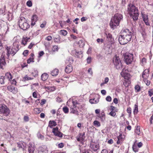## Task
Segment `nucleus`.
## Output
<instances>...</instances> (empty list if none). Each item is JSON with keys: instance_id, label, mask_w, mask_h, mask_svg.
Segmentation results:
<instances>
[{"instance_id": "13", "label": "nucleus", "mask_w": 153, "mask_h": 153, "mask_svg": "<svg viewBox=\"0 0 153 153\" xmlns=\"http://www.w3.org/2000/svg\"><path fill=\"white\" fill-rule=\"evenodd\" d=\"M38 20L37 16L36 15H33L31 18V25L34 26L35 24V22Z\"/></svg>"}, {"instance_id": "40", "label": "nucleus", "mask_w": 153, "mask_h": 153, "mask_svg": "<svg viewBox=\"0 0 153 153\" xmlns=\"http://www.w3.org/2000/svg\"><path fill=\"white\" fill-rule=\"evenodd\" d=\"M5 77H3L0 78V83L1 84H4L5 82Z\"/></svg>"}, {"instance_id": "32", "label": "nucleus", "mask_w": 153, "mask_h": 153, "mask_svg": "<svg viewBox=\"0 0 153 153\" xmlns=\"http://www.w3.org/2000/svg\"><path fill=\"white\" fill-rule=\"evenodd\" d=\"M60 33L62 35L64 36L66 35L68 33L67 31L66 30H60Z\"/></svg>"}, {"instance_id": "45", "label": "nucleus", "mask_w": 153, "mask_h": 153, "mask_svg": "<svg viewBox=\"0 0 153 153\" xmlns=\"http://www.w3.org/2000/svg\"><path fill=\"white\" fill-rule=\"evenodd\" d=\"M44 45H45V48L46 49L48 50V52H49V50L48 49V47L49 46V45H50L49 43H45Z\"/></svg>"}, {"instance_id": "34", "label": "nucleus", "mask_w": 153, "mask_h": 153, "mask_svg": "<svg viewBox=\"0 0 153 153\" xmlns=\"http://www.w3.org/2000/svg\"><path fill=\"white\" fill-rule=\"evenodd\" d=\"M34 111L35 113L36 114H38L41 112V110L40 108H36L34 109Z\"/></svg>"}, {"instance_id": "1", "label": "nucleus", "mask_w": 153, "mask_h": 153, "mask_svg": "<svg viewBox=\"0 0 153 153\" xmlns=\"http://www.w3.org/2000/svg\"><path fill=\"white\" fill-rule=\"evenodd\" d=\"M132 33L127 29L122 31L121 34L119 36V42L121 45H124L130 42L131 39Z\"/></svg>"}, {"instance_id": "19", "label": "nucleus", "mask_w": 153, "mask_h": 153, "mask_svg": "<svg viewBox=\"0 0 153 153\" xmlns=\"http://www.w3.org/2000/svg\"><path fill=\"white\" fill-rule=\"evenodd\" d=\"M59 72V70L57 69H55L51 72V74L53 76H56L58 74Z\"/></svg>"}, {"instance_id": "38", "label": "nucleus", "mask_w": 153, "mask_h": 153, "mask_svg": "<svg viewBox=\"0 0 153 153\" xmlns=\"http://www.w3.org/2000/svg\"><path fill=\"white\" fill-rule=\"evenodd\" d=\"M108 80H109V79L107 77L105 78V80H104V82L101 83L100 84L101 86H102L104 84L106 83L107 82H108Z\"/></svg>"}, {"instance_id": "54", "label": "nucleus", "mask_w": 153, "mask_h": 153, "mask_svg": "<svg viewBox=\"0 0 153 153\" xmlns=\"http://www.w3.org/2000/svg\"><path fill=\"white\" fill-rule=\"evenodd\" d=\"M127 111L128 113L131 114V109L130 107L128 108L127 109Z\"/></svg>"}, {"instance_id": "11", "label": "nucleus", "mask_w": 153, "mask_h": 153, "mask_svg": "<svg viewBox=\"0 0 153 153\" xmlns=\"http://www.w3.org/2000/svg\"><path fill=\"white\" fill-rule=\"evenodd\" d=\"M47 149V147L45 146L40 147L38 148V152H39V153H42V152L48 153V151Z\"/></svg>"}, {"instance_id": "52", "label": "nucleus", "mask_w": 153, "mask_h": 153, "mask_svg": "<svg viewBox=\"0 0 153 153\" xmlns=\"http://www.w3.org/2000/svg\"><path fill=\"white\" fill-rule=\"evenodd\" d=\"M87 63L89 64L91 63V57L90 56L88 57L87 59Z\"/></svg>"}, {"instance_id": "41", "label": "nucleus", "mask_w": 153, "mask_h": 153, "mask_svg": "<svg viewBox=\"0 0 153 153\" xmlns=\"http://www.w3.org/2000/svg\"><path fill=\"white\" fill-rule=\"evenodd\" d=\"M97 42L99 44H101L103 42L104 40L102 39L98 38L97 40Z\"/></svg>"}, {"instance_id": "4", "label": "nucleus", "mask_w": 153, "mask_h": 153, "mask_svg": "<svg viewBox=\"0 0 153 153\" xmlns=\"http://www.w3.org/2000/svg\"><path fill=\"white\" fill-rule=\"evenodd\" d=\"M18 22L19 27L24 30H27L30 27V25L27 22V20L24 17H21Z\"/></svg>"}, {"instance_id": "18", "label": "nucleus", "mask_w": 153, "mask_h": 153, "mask_svg": "<svg viewBox=\"0 0 153 153\" xmlns=\"http://www.w3.org/2000/svg\"><path fill=\"white\" fill-rule=\"evenodd\" d=\"M6 64L4 58V57H1L0 59V66L1 68H2L3 66Z\"/></svg>"}, {"instance_id": "27", "label": "nucleus", "mask_w": 153, "mask_h": 153, "mask_svg": "<svg viewBox=\"0 0 153 153\" xmlns=\"http://www.w3.org/2000/svg\"><path fill=\"white\" fill-rule=\"evenodd\" d=\"M110 110L112 111H114L117 112L118 111V109L117 108L112 105L110 106Z\"/></svg>"}, {"instance_id": "12", "label": "nucleus", "mask_w": 153, "mask_h": 153, "mask_svg": "<svg viewBox=\"0 0 153 153\" xmlns=\"http://www.w3.org/2000/svg\"><path fill=\"white\" fill-rule=\"evenodd\" d=\"M73 70V67L71 64L67 65L65 67V71L67 73H71Z\"/></svg>"}, {"instance_id": "36", "label": "nucleus", "mask_w": 153, "mask_h": 153, "mask_svg": "<svg viewBox=\"0 0 153 153\" xmlns=\"http://www.w3.org/2000/svg\"><path fill=\"white\" fill-rule=\"evenodd\" d=\"M149 72V70L148 69H146L144 70V76H149L148 73Z\"/></svg>"}, {"instance_id": "23", "label": "nucleus", "mask_w": 153, "mask_h": 153, "mask_svg": "<svg viewBox=\"0 0 153 153\" xmlns=\"http://www.w3.org/2000/svg\"><path fill=\"white\" fill-rule=\"evenodd\" d=\"M136 142H134V143L132 146V149L133 151L135 152H138V149L137 148V144H136Z\"/></svg>"}, {"instance_id": "63", "label": "nucleus", "mask_w": 153, "mask_h": 153, "mask_svg": "<svg viewBox=\"0 0 153 153\" xmlns=\"http://www.w3.org/2000/svg\"><path fill=\"white\" fill-rule=\"evenodd\" d=\"M64 146V144L63 143H60L58 145V147L59 148H62Z\"/></svg>"}, {"instance_id": "2", "label": "nucleus", "mask_w": 153, "mask_h": 153, "mask_svg": "<svg viewBox=\"0 0 153 153\" xmlns=\"http://www.w3.org/2000/svg\"><path fill=\"white\" fill-rule=\"evenodd\" d=\"M123 15L119 13L115 14L114 16L112 17L111 19L110 25L112 29H113L116 28V27L118 26L120 22L123 20Z\"/></svg>"}, {"instance_id": "48", "label": "nucleus", "mask_w": 153, "mask_h": 153, "mask_svg": "<svg viewBox=\"0 0 153 153\" xmlns=\"http://www.w3.org/2000/svg\"><path fill=\"white\" fill-rule=\"evenodd\" d=\"M17 52H16V51H15L12 48L11 49V50L10 51V54H13V56Z\"/></svg>"}, {"instance_id": "49", "label": "nucleus", "mask_w": 153, "mask_h": 153, "mask_svg": "<svg viewBox=\"0 0 153 153\" xmlns=\"http://www.w3.org/2000/svg\"><path fill=\"white\" fill-rule=\"evenodd\" d=\"M123 137L122 134H120V135L117 137V139L119 140H122Z\"/></svg>"}, {"instance_id": "55", "label": "nucleus", "mask_w": 153, "mask_h": 153, "mask_svg": "<svg viewBox=\"0 0 153 153\" xmlns=\"http://www.w3.org/2000/svg\"><path fill=\"white\" fill-rule=\"evenodd\" d=\"M46 100L45 99H42L41 100V102L40 103V104L41 105H43L44 104H45L46 102Z\"/></svg>"}, {"instance_id": "7", "label": "nucleus", "mask_w": 153, "mask_h": 153, "mask_svg": "<svg viewBox=\"0 0 153 153\" xmlns=\"http://www.w3.org/2000/svg\"><path fill=\"white\" fill-rule=\"evenodd\" d=\"M10 112V110L5 105H0V114L4 116L8 115Z\"/></svg>"}, {"instance_id": "57", "label": "nucleus", "mask_w": 153, "mask_h": 153, "mask_svg": "<svg viewBox=\"0 0 153 153\" xmlns=\"http://www.w3.org/2000/svg\"><path fill=\"white\" fill-rule=\"evenodd\" d=\"M24 120L26 122L28 121L29 120L28 117L27 116H25L24 117Z\"/></svg>"}, {"instance_id": "9", "label": "nucleus", "mask_w": 153, "mask_h": 153, "mask_svg": "<svg viewBox=\"0 0 153 153\" xmlns=\"http://www.w3.org/2000/svg\"><path fill=\"white\" fill-rule=\"evenodd\" d=\"M7 89L10 91L14 94H16L18 92V90L15 87L12 85H9L7 87Z\"/></svg>"}, {"instance_id": "39", "label": "nucleus", "mask_w": 153, "mask_h": 153, "mask_svg": "<svg viewBox=\"0 0 153 153\" xmlns=\"http://www.w3.org/2000/svg\"><path fill=\"white\" fill-rule=\"evenodd\" d=\"M63 110L65 113H68V109L67 107H65L63 108Z\"/></svg>"}, {"instance_id": "26", "label": "nucleus", "mask_w": 153, "mask_h": 153, "mask_svg": "<svg viewBox=\"0 0 153 153\" xmlns=\"http://www.w3.org/2000/svg\"><path fill=\"white\" fill-rule=\"evenodd\" d=\"M19 45H18L17 44L16 45V44H13V47L12 48V49H13L15 51H16V52H17L19 49Z\"/></svg>"}, {"instance_id": "16", "label": "nucleus", "mask_w": 153, "mask_h": 153, "mask_svg": "<svg viewBox=\"0 0 153 153\" xmlns=\"http://www.w3.org/2000/svg\"><path fill=\"white\" fill-rule=\"evenodd\" d=\"M91 148L94 151H96L99 149V145L97 144H91Z\"/></svg>"}, {"instance_id": "43", "label": "nucleus", "mask_w": 153, "mask_h": 153, "mask_svg": "<svg viewBox=\"0 0 153 153\" xmlns=\"http://www.w3.org/2000/svg\"><path fill=\"white\" fill-rule=\"evenodd\" d=\"M52 50L53 51H58V47L57 46L54 45L53 46Z\"/></svg>"}, {"instance_id": "21", "label": "nucleus", "mask_w": 153, "mask_h": 153, "mask_svg": "<svg viewBox=\"0 0 153 153\" xmlns=\"http://www.w3.org/2000/svg\"><path fill=\"white\" fill-rule=\"evenodd\" d=\"M93 124L95 127H99L101 126L100 122L97 120L94 121Z\"/></svg>"}, {"instance_id": "17", "label": "nucleus", "mask_w": 153, "mask_h": 153, "mask_svg": "<svg viewBox=\"0 0 153 153\" xmlns=\"http://www.w3.org/2000/svg\"><path fill=\"white\" fill-rule=\"evenodd\" d=\"M98 117L100 118L102 122L104 121L105 120V115L103 111L100 114H99Z\"/></svg>"}, {"instance_id": "44", "label": "nucleus", "mask_w": 153, "mask_h": 153, "mask_svg": "<svg viewBox=\"0 0 153 153\" xmlns=\"http://www.w3.org/2000/svg\"><path fill=\"white\" fill-rule=\"evenodd\" d=\"M26 4L29 7H31L32 5V2L30 0L27 1Z\"/></svg>"}, {"instance_id": "31", "label": "nucleus", "mask_w": 153, "mask_h": 153, "mask_svg": "<svg viewBox=\"0 0 153 153\" xmlns=\"http://www.w3.org/2000/svg\"><path fill=\"white\" fill-rule=\"evenodd\" d=\"M35 149L34 147H29L28 152L29 153H33Z\"/></svg>"}, {"instance_id": "64", "label": "nucleus", "mask_w": 153, "mask_h": 153, "mask_svg": "<svg viewBox=\"0 0 153 153\" xmlns=\"http://www.w3.org/2000/svg\"><path fill=\"white\" fill-rule=\"evenodd\" d=\"M87 18L83 17L81 18V22H83L84 21H85L87 20Z\"/></svg>"}, {"instance_id": "25", "label": "nucleus", "mask_w": 153, "mask_h": 153, "mask_svg": "<svg viewBox=\"0 0 153 153\" xmlns=\"http://www.w3.org/2000/svg\"><path fill=\"white\" fill-rule=\"evenodd\" d=\"M73 61L74 60L72 57H70L66 59V63H69V64H71L73 62Z\"/></svg>"}, {"instance_id": "46", "label": "nucleus", "mask_w": 153, "mask_h": 153, "mask_svg": "<svg viewBox=\"0 0 153 153\" xmlns=\"http://www.w3.org/2000/svg\"><path fill=\"white\" fill-rule=\"evenodd\" d=\"M31 62H34V61L33 58H32L31 57H30L27 60V63L29 64Z\"/></svg>"}, {"instance_id": "28", "label": "nucleus", "mask_w": 153, "mask_h": 153, "mask_svg": "<svg viewBox=\"0 0 153 153\" xmlns=\"http://www.w3.org/2000/svg\"><path fill=\"white\" fill-rule=\"evenodd\" d=\"M105 36H106L107 38L108 39V40H109L110 41L112 39V35L111 34L109 33H105Z\"/></svg>"}, {"instance_id": "47", "label": "nucleus", "mask_w": 153, "mask_h": 153, "mask_svg": "<svg viewBox=\"0 0 153 153\" xmlns=\"http://www.w3.org/2000/svg\"><path fill=\"white\" fill-rule=\"evenodd\" d=\"M38 92L37 91H36L33 93V97L35 98H37V95Z\"/></svg>"}, {"instance_id": "20", "label": "nucleus", "mask_w": 153, "mask_h": 153, "mask_svg": "<svg viewBox=\"0 0 153 153\" xmlns=\"http://www.w3.org/2000/svg\"><path fill=\"white\" fill-rule=\"evenodd\" d=\"M138 30L140 31L143 36V25L141 24H139V27L138 28Z\"/></svg>"}, {"instance_id": "24", "label": "nucleus", "mask_w": 153, "mask_h": 153, "mask_svg": "<svg viewBox=\"0 0 153 153\" xmlns=\"http://www.w3.org/2000/svg\"><path fill=\"white\" fill-rule=\"evenodd\" d=\"M89 102L91 104L97 103L99 102V100L95 98L91 99L89 100Z\"/></svg>"}, {"instance_id": "61", "label": "nucleus", "mask_w": 153, "mask_h": 153, "mask_svg": "<svg viewBox=\"0 0 153 153\" xmlns=\"http://www.w3.org/2000/svg\"><path fill=\"white\" fill-rule=\"evenodd\" d=\"M88 72L91 74V75H92V71L91 68H89L88 70Z\"/></svg>"}, {"instance_id": "35", "label": "nucleus", "mask_w": 153, "mask_h": 153, "mask_svg": "<svg viewBox=\"0 0 153 153\" xmlns=\"http://www.w3.org/2000/svg\"><path fill=\"white\" fill-rule=\"evenodd\" d=\"M135 132L137 134L139 135L140 133V127L137 126L135 131Z\"/></svg>"}, {"instance_id": "15", "label": "nucleus", "mask_w": 153, "mask_h": 153, "mask_svg": "<svg viewBox=\"0 0 153 153\" xmlns=\"http://www.w3.org/2000/svg\"><path fill=\"white\" fill-rule=\"evenodd\" d=\"M53 38L54 42H56L58 43H59L62 42V41H60V37L58 35H57L56 36H55V37H54Z\"/></svg>"}, {"instance_id": "30", "label": "nucleus", "mask_w": 153, "mask_h": 153, "mask_svg": "<svg viewBox=\"0 0 153 153\" xmlns=\"http://www.w3.org/2000/svg\"><path fill=\"white\" fill-rule=\"evenodd\" d=\"M144 22L147 25H150V24L148 22V16L145 17L144 16Z\"/></svg>"}, {"instance_id": "10", "label": "nucleus", "mask_w": 153, "mask_h": 153, "mask_svg": "<svg viewBox=\"0 0 153 153\" xmlns=\"http://www.w3.org/2000/svg\"><path fill=\"white\" fill-rule=\"evenodd\" d=\"M123 85L126 87H127L131 83L130 78V77H123Z\"/></svg>"}, {"instance_id": "33", "label": "nucleus", "mask_w": 153, "mask_h": 153, "mask_svg": "<svg viewBox=\"0 0 153 153\" xmlns=\"http://www.w3.org/2000/svg\"><path fill=\"white\" fill-rule=\"evenodd\" d=\"M37 136L41 140H43L44 139V137L40 133H38L37 134Z\"/></svg>"}, {"instance_id": "8", "label": "nucleus", "mask_w": 153, "mask_h": 153, "mask_svg": "<svg viewBox=\"0 0 153 153\" xmlns=\"http://www.w3.org/2000/svg\"><path fill=\"white\" fill-rule=\"evenodd\" d=\"M52 132L56 136L60 137H62L63 134L60 132L59 131L58 128L57 127L53 128V129Z\"/></svg>"}, {"instance_id": "62", "label": "nucleus", "mask_w": 153, "mask_h": 153, "mask_svg": "<svg viewBox=\"0 0 153 153\" xmlns=\"http://www.w3.org/2000/svg\"><path fill=\"white\" fill-rule=\"evenodd\" d=\"M52 37L51 36H47L46 38L45 39L47 40L48 41H49L51 40Z\"/></svg>"}, {"instance_id": "22", "label": "nucleus", "mask_w": 153, "mask_h": 153, "mask_svg": "<svg viewBox=\"0 0 153 153\" xmlns=\"http://www.w3.org/2000/svg\"><path fill=\"white\" fill-rule=\"evenodd\" d=\"M57 125L56 123L54 121H50L49 123V126L51 127L53 126H55Z\"/></svg>"}, {"instance_id": "60", "label": "nucleus", "mask_w": 153, "mask_h": 153, "mask_svg": "<svg viewBox=\"0 0 153 153\" xmlns=\"http://www.w3.org/2000/svg\"><path fill=\"white\" fill-rule=\"evenodd\" d=\"M24 79L25 80H31L33 79V78H32L31 77H24Z\"/></svg>"}, {"instance_id": "50", "label": "nucleus", "mask_w": 153, "mask_h": 153, "mask_svg": "<svg viewBox=\"0 0 153 153\" xmlns=\"http://www.w3.org/2000/svg\"><path fill=\"white\" fill-rule=\"evenodd\" d=\"M27 41L25 40L24 38H23L22 40V44L24 45H25L27 44Z\"/></svg>"}, {"instance_id": "29", "label": "nucleus", "mask_w": 153, "mask_h": 153, "mask_svg": "<svg viewBox=\"0 0 153 153\" xmlns=\"http://www.w3.org/2000/svg\"><path fill=\"white\" fill-rule=\"evenodd\" d=\"M138 106L136 104L134 105V109L133 111L134 114V115L136 114L138 112Z\"/></svg>"}, {"instance_id": "5", "label": "nucleus", "mask_w": 153, "mask_h": 153, "mask_svg": "<svg viewBox=\"0 0 153 153\" xmlns=\"http://www.w3.org/2000/svg\"><path fill=\"white\" fill-rule=\"evenodd\" d=\"M113 62L114 67L117 70H121L123 67V65L119 56L116 55L113 58Z\"/></svg>"}, {"instance_id": "51", "label": "nucleus", "mask_w": 153, "mask_h": 153, "mask_svg": "<svg viewBox=\"0 0 153 153\" xmlns=\"http://www.w3.org/2000/svg\"><path fill=\"white\" fill-rule=\"evenodd\" d=\"M28 53V51L27 50H26L24 51L23 53V54L25 56H26L27 55Z\"/></svg>"}, {"instance_id": "14", "label": "nucleus", "mask_w": 153, "mask_h": 153, "mask_svg": "<svg viewBox=\"0 0 153 153\" xmlns=\"http://www.w3.org/2000/svg\"><path fill=\"white\" fill-rule=\"evenodd\" d=\"M122 76H129L130 74L128 73V70L123 69L121 73Z\"/></svg>"}, {"instance_id": "42", "label": "nucleus", "mask_w": 153, "mask_h": 153, "mask_svg": "<svg viewBox=\"0 0 153 153\" xmlns=\"http://www.w3.org/2000/svg\"><path fill=\"white\" fill-rule=\"evenodd\" d=\"M116 112L111 111L110 113L109 114V115L111 116L114 117L116 115Z\"/></svg>"}, {"instance_id": "53", "label": "nucleus", "mask_w": 153, "mask_h": 153, "mask_svg": "<svg viewBox=\"0 0 153 153\" xmlns=\"http://www.w3.org/2000/svg\"><path fill=\"white\" fill-rule=\"evenodd\" d=\"M106 100L108 102H110L111 100V98L110 96H108L106 98Z\"/></svg>"}, {"instance_id": "58", "label": "nucleus", "mask_w": 153, "mask_h": 153, "mask_svg": "<svg viewBox=\"0 0 153 153\" xmlns=\"http://www.w3.org/2000/svg\"><path fill=\"white\" fill-rule=\"evenodd\" d=\"M56 101L59 102H60L62 101V99L59 97H57L56 98Z\"/></svg>"}, {"instance_id": "6", "label": "nucleus", "mask_w": 153, "mask_h": 153, "mask_svg": "<svg viewBox=\"0 0 153 153\" xmlns=\"http://www.w3.org/2000/svg\"><path fill=\"white\" fill-rule=\"evenodd\" d=\"M123 56L124 61L126 63L127 65L131 64L134 59L133 54L128 52H126L123 54Z\"/></svg>"}, {"instance_id": "56", "label": "nucleus", "mask_w": 153, "mask_h": 153, "mask_svg": "<svg viewBox=\"0 0 153 153\" xmlns=\"http://www.w3.org/2000/svg\"><path fill=\"white\" fill-rule=\"evenodd\" d=\"M135 89L137 91H139L140 90V86L138 85H136L135 87Z\"/></svg>"}, {"instance_id": "3", "label": "nucleus", "mask_w": 153, "mask_h": 153, "mask_svg": "<svg viewBox=\"0 0 153 153\" xmlns=\"http://www.w3.org/2000/svg\"><path fill=\"white\" fill-rule=\"evenodd\" d=\"M128 12L134 21L137 20L139 16L138 10L133 4H129L127 8Z\"/></svg>"}, {"instance_id": "37", "label": "nucleus", "mask_w": 153, "mask_h": 153, "mask_svg": "<svg viewBox=\"0 0 153 153\" xmlns=\"http://www.w3.org/2000/svg\"><path fill=\"white\" fill-rule=\"evenodd\" d=\"M74 52L75 54V55L76 56H77V57H79V54H81L82 53V51H80L79 52H77L76 51H75Z\"/></svg>"}, {"instance_id": "59", "label": "nucleus", "mask_w": 153, "mask_h": 153, "mask_svg": "<svg viewBox=\"0 0 153 153\" xmlns=\"http://www.w3.org/2000/svg\"><path fill=\"white\" fill-rule=\"evenodd\" d=\"M5 76H12L11 73L10 72H7L5 74Z\"/></svg>"}]
</instances>
